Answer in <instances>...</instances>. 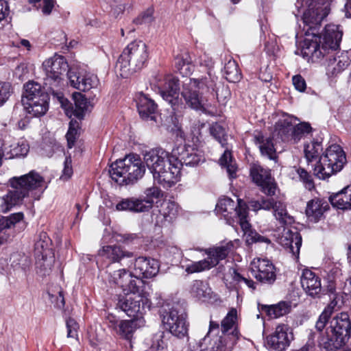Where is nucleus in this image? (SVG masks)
<instances>
[{
    "label": "nucleus",
    "mask_w": 351,
    "mask_h": 351,
    "mask_svg": "<svg viewBox=\"0 0 351 351\" xmlns=\"http://www.w3.org/2000/svg\"><path fill=\"white\" fill-rule=\"evenodd\" d=\"M237 311L232 308L221 321L222 335L215 339L217 343L223 345L224 351H231L239 339L240 333L237 329L236 322Z\"/></svg>",
    "instance_id": "15"
},
{
    "label": "nucleus",
    "mask_w": 351,
    "mask_h": 351,
    "mask_svg": "<svg viewBox=\"0 0 351 351\" xmlns=\"http://www.w3.org/2000/svg\"><path fill=\"white\" fill-rule=\"evenodd\" d=\"M143 194L144 195H142L141 197L149 210L154 206V199H158L162 197V191L156 186L145 189Z\"/></svg>",
    "instance_id": "44"
},
{
    "label": "nucleus",
    "mask_w": 351,
    "mask_h": 351,
    "mask_svg": "<svg viewBox=\"0 0 351 351\" xmlns=\"http://www.w3.org/2000/svg\"><path fill=\"white\" fill-rule=\"evenodd\" d=\"M340 308L338 305L337 295L332 298V301L325 307L322 313L319 315L316 323L315 328L317 331L322 332L328 322L330 317L332 313Z\"/></svg>",
    "instance_id": "37"
},
{
    "label": "nucleus",
    "mask_w": 351,
    "mask_h": 351,
    "mask_svg": "<svg viewBox=\"0 0 351 351\" xmlns=\"http://www.w3.org/2000/svg\"><path fill=\"white\" fill-rule=\"evenodd\" d=\"M254 142L258 145L262 155L270 160H274L277 158L276 151L271 138H265L262 134H258L254 136Z\"/></svg>",
    "instance_id": "40"
},
{
    "label": "nucleus",
    "mask_w": 351,
    "mask_h": 351,
    "mask_svg": "<svg viewBox=\"0 0 351 351\" xmlns=\"http://www.w3.org/2000/svg\"><path fill=\"white\" fill-rule=\"evenodd\" d=\"M158 90L162 99L171 105L173 111L180 107L179 80L172 75L164 78L162 84L158 85Z\"/></svg>",
    "instance_id": "19"
},
{
    "label": "nucleus",
    "mask_w": 351,
    "mask_h": 351,
    "mask_svg": "<svg viewBox=\"0 0 351 351\" xmlns=\"http://www.w3.org/2000/svg\"><path fill=\"white\" fill-rule=\"evenodd\" d=\"M143 321L138 318H134L130 320H121L119 324V328L117 332L124 339L130 341L133 337L134 332L141 326Z\"/></svg>",
    "instance_id": "38"
},
{
    "label": "nucleus",
    "mask_w": 351,
    "mask_h": 351,
    "mask_svg": "<svg viewBox=\"0 0 351 351\" xmlns=\"http://www.w3.org/2000/svg\"><path fill=\"white\" fill-rule=\"evenodd\" d=\"M147 345L149 346V351H164L167 347V341L164 332L159 331L154 334Z\"/></svg>",
    "instance_id": "46"
},
{
    "label": "nucleus",
    "mask_w": 351,
    "mask_h": 351,
    "mask_svg": "<svg viewBox=\"0 0 351 351\" xmlns=\"http://www.w3.org/2000/svg\"><path fill=\"white\" fill-rule=\"evenodd\" d=\"M151 302L145 293L140 292V287L137 291H129L125 295L119 298L117 306L124 311L129 317L134 318L141 317L149 310Z\"/></svg>",
    "instance_id": "13"
},
{
    "label": "nucleus",
    "mask_w": 351,
    "mask_h": 351,
    "mask_svg": "<svg viewBox=\"0 0 351 351\" xmlns=\"http://www.w3.org/2000/svg\"><path fill=\"white\" fill-rule=\"evenodd\" d=\"M24 215L22 212L11 214L8 217L0 218V245L6 241L10 234V229L17 224L23 223Z\"/></svg>",
    "instance_id": "33"
},
{
    "label": "nucleus",
    "mask_w": 351,
    "mask_h": 351,
    "mask_svg": "<svg viewBox=\"0 0 351 351\" xmlns=\"http://www.w3.org/2000/svg\"><path fill=\"white\" fill-rule=\"evenodd\" d=\"M68 77L71 85L76 89L86 91L97 86L99 80L95 75L86 73L84 75L76 73L68 72Z\"/></svg>",
    "instance_id": "28"
},
{
    "label": "nucleus",
    "mask_w": 351,
    "mask_h": 351,
    "mask_svg": "<svg viewBox=\"0 0 351 351\" xmlns=\"http://www.w3.org/2000/svg\"><path fill=\"white\" fill-rule=\"evenodd\" d=\"M339 46L335 49L332 52L324 56L322 58L317 60H309L312 62H317L325 59L326 64V69L328 72L332 75H337L344 71L350 64V59L348 56V51L336 52Z\"/></svg>",
    "instance_id": "20"
},
{
    "label": "nucleus",
    "mask_w": 351,
    "mask_h": 351,
    "mask_svg": "<svg viewBox=\"0 0 351 351\" xmlns=\"http://www.w3.org/2000/svg\"><path fill=\"white\" fill-rule=\"evenodd\" d=\"M249 237L252 242L254 243H270V240L268 238L261 235L256 232L251 231L250 233L249 234Z\"/></svg>",
    "instance_id": "63"
},
{
    "label": "nucleus",
    "mask_w": 351,
    "mask_h": 351,
    "mask_svg": "<svg viewBox=\"0 0 351 351\" xmlns=\"http://www.w3.org/2000/svg\"><path fill=\"white\" fill-rule=\"evenodd\" d=\"M328 209L329 205L325 199L314 198L307 202L306 215L310 221L317 222Z\"/></svg>",
    "instance_id": "30"
},
{
    "label": "nucleus",
    "mask_w": 351,
    "mask_h": 351,
    "mask_svg": "<svg viewBox=\"0 0 351 351\" xmlns=\"http://www.w3.org/2000/svg\"><path fill=\"white\" fill-rule=\"evenodd\" d=\"M232 247V242H228L225 245L209 248L206 250V254L208 255L206 258L199 261H191L190 263L183 265L182 268L188 274L209 270L216 266L220 261L226 258Z\"/></svg>",
    "instance_id": "12"
},
{
    "label": "nucleus",
    "mask_w": 351,
    "mask_h": 351,
    "mask_svg": "<svg viewBox=\"0 0 351 351\" xmlns=\"http://www.w3.org/2000/svg\"><path fill=\"white\" fill-rule=\"evenodd\" d=\"M73 175L72 160L71 156H67L64 162L62 173L60 178L63 181L68 180Z\"/></svg>",
    "instance_id": "57"
},
{
    "label": "nucleus",
    "mask_w": 351,
    "mask_h": 351,
    "mask_svg": "<svg viewBox=\"0 0 351 351\" xmlns=\"http://www.w3.org/2000/svg\"><path fill=\"white\" fill-rule=\"evenodd\" d=\"M145 171V165L141 157L138 154H130L112 163L109 173L119 184L128 185L134 184L141 180Z\"/></svg>",
    "instance_id": "7"
},
{
    "label": "nucleus",
    "mask_w": 351,
    "mask_h": 351,
    "mask_svg": "<svg viewBox=\"0 0 351 351\" xmlns=\"http://www.w3.org/2000/svg\"><path fill=\"white\" fill-rule=\"evenodd\" d=\"M132 265L134 276L138 279L153 278L157 275L160 269L157 260L145 256L136 257L134 255Z\"/></svg>",
    "instance_id": "22"
},
{
    "label": "nucleus",
    "mask_w": 351,
    "mask_h": 351,
    "mask_svg": "<svg viewBox=\"0 0 351 351\" xmlns=\"http://www.w3.org/2000/svg\"><path fill=\"white\" fill-rule=\"evenodd\" d=\"M296 172L306 189L309 191L314 189V182L312 177L304 169L299 167L297 169Z\"/></svg>",
    "instance_id": "53"
},
{
    "label": "nucleus",
    "mask_w": 351,
    "mask_h": 351,
    "mask_svg": "<svg viewBox=\"0 0 351 351\" xmlns=\"http://www.w3.org/2000/svg\"><path fill=\"white\" fill-rule=\"evenodd\" d=\"M220 165L226 168L227 172L230 178H234L237 176V167L232 160V156L230 152L226 150L219 159Z\"/></svg>",
    "instance_id": "48"
},
{
    "label": "nucleus",
    "mask_w": 351,
    "mask_h": 351,
    "mask_svg": "<svg viewBox=\"0 0 351 351\" xmlns=\"http://www.w3.org/2000/svg\"><path fill=\"white\" fill-rule=\"evenodd\" d=\"M297 120L295 117H287L276 123V128L278 135L283 141L293 143V122Z\"/></svg>",
    "instance_id": "36"
},
{
    "label": "nucleus",
    "mask_w": 351,
    "mask_h": 351,
    "mask_svg": "<svg viewBox=\"0 0 351 351\" xmlns=\"http://www.w3.org/2000/svg\"><path fill=\"white\" fill-rule=\"evenodd\" d=\"M351 335V322L347 313H337L330 321L326 337L322 342L326 349L333 350L343 347L349 340Z\"/></svg>",
    "instance_id": "9"
},
{
    "label": "nucleus",
    "mask_w": 351,
    "mask_h": 351,
    "mask_svg": "<svg viewBox=\"0 0 351 351\" xmlns=\"http://www.w3.org/2000/svg\"><path fill=\"white\" fill-rule=\"evenodd\" d=\"M118 211H128L134 213H146L149 211L141 196L123 198L116 204Z\"/></svg>",
    "instance_id": "32"
},
{
    "label": "nucleus",
    "mask_w": 351,
    "mask_h": 351,
    "mask_svg": "<svg viewBox=\"0 0 351 351\" xmlns=\"http://www.w3.org/2000/svg\"><path fill=\"white\" fill-rule=\"evenodd\" d=\"M223 73L226 79L230 82L235 83L239 81L241 77L238 64L234 60H230L225 64Z\"/></svg>",
    "instance_id": "43"
},
{
    "label": "nucleus",
    "mask_w": 351,
    "mask_h": 351,
    "mask_svg": "<svg viewBox=\"0 0 351 351\" xmlns=\"http://www.w3.org/2000/svg\"><path fill=\"white\" fill-rule=\"evenodd\" d=\"M77 123L75 121V123L71 121L69 123V128L66 134V138L67 140V144L69 148H72L74 145L75 141L77 137Z\"/></svg>",
    "instance_id": "54"
},
{
    "label": "nucleus",
    "mask_w": 351,
    "mask_h": 351,
    "mask_svg": "<svg viewBox=\"0 0 351 351\" xmlns=\"http://www.w3.org/2000/svg\"><path fill=\"white\" fill-rule=\"evenodd\" d=\"M210 134L221 145L225 147L227 145V135L224 128L215 123L210 127Z\"/></svg>",
    "instance_id": "50"
},
{
    "label": "nucleus",
    "mask_w": 351,
    "mask_h": 351,
    "mask_svg": "<svg viewBox=\"0 0 351 351\" xmlns=\"http://www.w3.org/2000/svg\"><path fill=\"white\" fill-rule=\"evenodd\" d=\"M43 66L46 74L45 84L49 86V88L51 90L53 97L58 99L68 115L69 109L71 104L67 99L64 98L62 93L55 92L53 90V87H58L60 85L62 80V76L67 72L69 66L66 59L62 56H54L46 60L43 63Z\"/></svg>",
    "instance_id": "8"
},
{
    "label": "nucleus",
    "mask_w": 351,
    "mask_h": 351,
    "mask_svg": "<svg viewBox=\"0 0 351 351\" xmlns=\"http://www.w3.org/2000/svg\"><path fill=\"white\" fill-rule=\"evenodd\" d=\"M295 6V16L302 12L306 37L300 51L304 58L317 60L339 47L343 36L339 25L328 24L322 34H317L322 22L330 11L328 0H297Z\"/></svg>",
    "instance_id": "1"
},
{
    "label": "nucleus",
    "mask_w": 351,
    "mask_h": 351,
    "mask_svg": "<svg viewBox=\"0 0 351 351\" xmlns=\"http://www.w3.org/2000/svg\"><path fill=\"white\" fill-rule=\"evenodd\" d=\"M217 80V77L210 72L208 77L186 79L183 82L181 92L186 105L193 110L204 112L206 105L201 95L215 92L216 97L218 98L216 90Z\"/></svg>",
    "instance_id": "5"
},
{
    "label": "nucleus",
    "mask_w": 351,
    "mask_h": 351,
    "mask_svg": "<svg viewBox=\"0 0 351 351\" xmlns=\"http://www.w3.org/2000/svg\"><path fill=\"white\" fill-rule=\"evenodd\" d=\"M154 10L148 8L145 12L142 13L140 16L134 20L136 24L149 23L153 21Z\"/></svg>",
    "instance_id": "60"
},
{
    "label": "nucleus",
    "mask_w": 351,
    "mask_h": 351,
    "mask_svg": "<svg viewBox=\"0 0 351 351\" xmlns=\"http://www.w3.org/2000/svg\"><path fill=\"white\" fill-rule=\"evenodd\" d=\"M29 152L28 145L24 142H14L3 149V156L5 159L25 156Z\"/></svg>",
    "instance_id": "41"
},
{
    "label": "nucleus",
    "mask_w": 351,
    "mask_h": 351,
    "mask_svg": "<svg viewBox=\"0 0 351 351\" xmlns=\"http://www.w3.org/2000/svg\"><path fill=\"white\" fill-rule=\"evenodd\" d=\"M274 215L276 219L282 223H287V213L285 207L280 203H276V208H274Z\"/></svg>",
    "instance_id": "59"
},
{
    "label": "nucleus",
    "mask_w": 351,
    "mask_h": 351,
    "mask_svg": "<svg viewBox=\"0 0 351 351\" xmlns=\"http://www.w3.org/2000/svg\"><path fill=\"white\" fill-rule=\"evenodd\" d=\"M66 326L67 328V337L77 339L79 325L77 322L71 317L66 319Z\"/></svg>",
    "instance_id": "55"
},
{
    "label": "nucleus",
    "mask_w": 351,
    "mask_h": 351,
    "mask_svg": "<svg viewBox=\"0 0 351 351\" xmlns=\"http://www.w3.org/2000/svg\"><path fill=\"white\" fill-rule=\"evenodd\" d=\"M157 104L147 95L141 93L138 99L137 108L143 119L156 121Z\"/></svg>",
    "instance_id": "29"
},
{
    "label": "nucleus",
    "mask_w": 351,
    "mask_h": 351,
    "mask_svg": "<svg viewBox=\"0 0 351 351\" xmlns=\"http://www.w3.org/2000/svg\"><path fill=\"white\" fill-rule=\"evenodd\" d=\"M198 62L200 66L206 67V69L208 70L207 74L204 77H208L209 72L213 75H215L214 74L212 73V69L213 68L214 66V62L211 57L208 56L206 53H204L203 55L199 57Z\"/></svg>",
    "instance_id": "58"
},
{
    "label": "nucleus",
    "mask_w": 351,
    "mask_h": 351,
    "mask_svg": "<svg viewBox=\"0 0 351 351\" xmlns=\"http://www.w3.org/2000/svg\"><path fill=\"white\" fill-rule=\"evenodd\" d=\"M187 351H224L223 345L205 336L198 343L189 347Z\"/></svg>",
    "instance_id": "42"
},
{
    "label": "nucleus",
    "mask_w": 351,
    "mask_h": 351,
    "mask_svg": "<svg viewBox=\"0 0 351 351\" xmlns=\"http://www.w3.org/2000/svg\"><path fill=\"white\" fill-rule=\"evenodd\" d=\"M313 130L312 127L308 122H302L293 125V143H297L306 135L310 134Z\"/></svg>",
    "instance_id": "49"
},
{
    "label": "nucleus",
    "mask_w": 351,
    "mask_h": 351,
    "mask_svg": "<svg viewBox=\"0 0 351 351\" xmlns=\"http://www.w3.org/2000/svg\"><path fill=\"white\" fill-rule=\"evenodd\" d=\"M277 202L274 198H265L261 199V209L265 210H270L276 208Z\"/></svg>",
    "instance_id": "62"
},
{
    "label": "nucleus",
    "mask_w": 351,
    "mask_h": 351,
    "mask_svg": "<svg viewBox=\"0 0 351 351\" xmlns=\"http://www.w3.org/2000/svg\"><path fill=\"white\" fill-rule=\"evenodd\" d=\"M329 202L337 209L351 210V184L346 186L337 193L331 194Z\"/></svg>",
    "instance_id": "34"
},
{
    "label": "nucleus",
    "mask_w": 351,
    "mask_h": 351,
    "mask_svg": "<svg viewBox=\"0 0 351 351\" xmlns=\"http://www.w3.org/2000/svg\"><path fill=\"white\" fill-rule=\"evenodd\" d=\"M301 285L306 293L311 297H319L322 287L321 279L313 271L305 269L301 276Z\"/></svg>",
    "instance_id": "26"
},
{
    "label": "nucleus",
    "mask_w": 351,
    "mask_h": 351,
    "mask_svg": "<svg viewBox=\"0 0 351 351\" xmlns=\"http://www.w3.org/2000/svg\"><path fill=\"white\" fill-rule=\"evenodd\" d=\"M292 82L295 88L297 90L300 92H304L306 90V81L302 75H296L293 76Z\"/></svg>",
    "instance_id": "61"
},
{
    "label": "nucleus",
    "mask_w": 351,
    "mask_h": 351,
    "mask_svg": "<svg viewBox=\"0 0 351 351\" xmlns=\"http://www.w3.org/2000/svg\"><path fill=\"white\" fill-rule=\"evenodd\" d=\"M231 278L232 279L233 285H231V289L239 291L241 288V284L245 280V277L241 276L235 269L232 268L229 271Z\"/></svg>",
    "instance_id": "56"
},
{
    "label": "nucleus",
    "mask_w": 351,
    "mask_h": 351,
    "mask_svg": "<svg viewBox=\"0 0 351 351\" xmlns=\"http://www.w3.org/2000/svg\"><path fill=\"white\" fill-rule=\"evenodd\" d=\"M29 2L37 8H40L45 15L49 14L54 6L53 0H29Z\"/></svg>",
    "instance_id": "51"
},
{
    "label": "nucleus",
    "mask_w": 351,
    "mask_h": 351,
    "mask_svg": "<svg viewBox=\"0 0 351 351\" xmlns=\"http://www.w3.org/2000/svg\"><path fill=\"white\" fill-rule=\"evenodd\" d=\"M144 162L152 173L154 180L164 186H171L180 176V162L176 159V152L161 148L153 149L144 154Z\"/></svg>",
    "instance_id": "4"
},
{
    "label": "nucleus",
    "mask_w": 351,
    "mask_h": 351,
    "mask_svg": "<svg viewBox=\"0 0 351 351\" xmlns=\"http://www.w3.org/2000/svg\"><path fill=\"white\" fill-rule=\"evenodd\" d=\"M293 336L286 324L278 325L274 333L267 338L268 345L277 351H284L290 344Z\"/></svg>",
    "instance_id": "23"
},
{
    "label": "nucleus",
    "mask_w": 351,
    "mask_h": 351,
    "mask_svg": "<svg viewBox=\"0 0 351 351\" xmlns=\"http://www.w3.org/2000/svg\"><path fill=\"white\" fill-rule=\"evenodd\" d=\"M267 315L270 318L276 319L289 313L291 311V302L281 301L273 305H265L263 306Z\"/></svg>",
    "instance_id": "39"
},
{
    "label": "nucleus",
    "mask_w": 351,
    "mask_h": 351,
    "mask_svg": "<svg viewBox=\"0 0 351 351\" xmlns=\"http://www.w3.org/2000/svg\"><path fill=\"white\" fill-rule=\"evenodd\" d=\"M252 276L263 284L271 285L276 279V268L274 264L267 258H254L250 264Z\"/></svg>",
    "instance_id": "17"
},
{
    "label": "nucleus",
    "mask_w": 351,
    "mask_h": 351,
    "mask_svg": "<svg viewBox=\"0 0 351 351\" xmlns=\"http://www.w3.org/2000/svg\"><path fill=\"white\" fill-rule=\"evenodd\" d=\"M49 95L43 94L40 97L31 100H22L26 112L32 117H41L46 114L49 109Z\"/></svg>",
    "instance_id": "27"
},
{
    "label": "nucleus",
    "mask_w": 351,
    "mask_h": 351,
    "mask_svg": "<svg viewBox=\"0 0 351 351\" xmlns=\"http://www.w3.org/2000/svg\"><path fill=\"white\" fill-rule=\"evenodd\" d=\"M99 255L103 256L112 263H119L121 265L131 267L133 264L134 253L127 250L120 245L104 246L99 251Z\"/></svg>",
    "instance_id": "18"
},
{
    "label": "nucleus",
    "mask_w": 351,
    "mask_h": 351,
    "mask_svg": "<svg viewBox=\"0 0 351 351\" xmlns=\"http://www.w3.org/2000/svg\"><path fill=\"white\" fill-rule=\"evenodd\" d=\"M172 152H176V159L180 162V167L183 165L194 167L204 160L201 153L191 146H178Z\"/></svg>",
    "instance_id": "24"
},
{
    "label": "nucleus",
    "mask_w": 351,
    "mask_h": 351,
    "mask_svg": "<svg viewBox=\"0 0 351 351\" xmlns=\"http://www.w3.org/2000/svg\"><path fill=\"white\" fill-rule=\"evenodd\" d=\"M189 293L197 300L206 301L211 298L212 291L206 282L195 280L190 285Z\"/></svg>",
    "instance_id": "35"
},
{
    "label": "nucleus",
    "mask_w": 351,
    "mask_h": 351,
    "mask_svg": "<svg viewBox=\"0 0 351 351\" xmlns=\"http://www.w3.org/2000/svg\"><path fill=\"white\" fill-rule=\"evenodd\" d=\"M109 282L121 288L123 292L128 293L138 290L137 282H140V280L128 270L123 268L110 273Z\"/></svg>",
    "instance_id": "21"
},
{
    "label": "nucleus",
    "mask_w": 351,
    "mask_h": 351,
    "mask_svg": "<svg viewBox=\"0 0 351 351\" xmlns=\"http://www.w3.org/2000/svg\"><path fill=\"white\" fill-rule=\"evenodd\" d=\"M178 206L175 202L170 200L164 201L161 204L160 210H158V213L156 214V225L162 227L171 223L178 216Z\"/></svg>",
    "instance_id": "25"
},
{
    "label": "nucleus",
    "mask_w": 351,
    "mask_h": 351,
    "mask_svg": "<svg viewBox=\"0 0 351 351\" xmlns=\"http://www.w3.org/2000/svg\"><path fill=\"white\" fill-rule=\"evenodd\" d=\"M52 242L45 232H40L36 237L34 255L36 272L41 276L49 275L54 263Z\"/></svg>",
    "instance_id": "11"
},
{
    "label": "nucleus",
    "mask_w": 351,
    "mask_h": 351,
    "mask_svg": "<svg viewBox=\"0 0 351 351\" xmlns=\"http://www.w3.org/2000/svg\"><path fill=\"white\" fill-rule=\"evenodd\" d=\"M280 243L298 259L302 245V237L297 231L285 230L280 239Z\"/></svg>",
    "instance_id": "31"
},
{
    "label": "nucleus",
    "mask_w": 351,
    "mask_h": 351,
    "mask_svg": "<svg viewBox=\"0 0 351 351\" xmlns=\"http://www.w3.org/2000/svg\"><path fill=\"white\" fill-rule=\"evenodd\" d=\"M216 211L223 216L230 226L234 222L239 223L242 230L247 232L250 229V223L247 221L248 210L247 204L241 199H237V204L228 197L220 199L217 204Z\"/></svg>",
    "instance_id": "10"
},
{
    "label": "nucleus",
    "mask_w": 351,
    "mask_h": 351,
    "mask_svg": "<svg viewBox=\"0 0 351 351\" xmlns=\"http://www.w3.org/2000/svg\"><path fill=\"white\" fill-rule=\"evenodd\" d=\"M106 321L109 328L116 331L117 330L120 322L117 319L115 316L112 315H108L106 317Z\"/></svg>",
    "instance_id": "64"
},
{
    "label": "nucleus",
    "mask_w": 351,
    "mask_h": 351,
    "mask_svg": "<svg viewBox=\"0 0 351 351\" xmlns=\"http://www.w3.org/2000/svg\"><path fill=\"white\" fill-rule=\"evenodd\" d=\"M10 184L12 189L1 198L0 207L3 213L21 204L26 197L39 199L48 186L44 178L35 171L10 178Z\"/></svg>",
    "instance_id": "3"
},
{
    "label": "nucleus",
    "mask_w": 351,
    "mask_h": 351,
    "mask_svg": "<svg viewBox=\"0 0 351 351\" xmlns=\"http://www.w3.org/2000/svg\"><path fill=\"white\" fill-rule=\"evenodd\" d=\"M25 95L22 100H31L34 97H40L43 94H48L40 84L35 82H28L24 85Z\"/></svg>",
    "instance_id": "45"
},
{
    "label": "nucleus",
    "mask_w": 351,
    "mask_h": 351,
    "mask_svg": "<svg viewBox=\"0 0 351 351\" xmlns=\"http://www.w3.org/2000/svg\"><path fill=\"white\" fill-rule=\"evenodd\" d=\"M304 156L308 163L316 162L313 168L314 175L325 180L340 171L346 162L344 151L341 146L332 144L323 152L322 140L313 139L304 145Z\"/></svg>",
    "instance_id": "2"
},
{
    "label": "nucleus",
    "mask_w": 351,
    "mask_h": 351,
    "mask_svg": "<svg viewBox=\"0 0 351 351\" xmlns=\"http://www.w3.org/2000/svg\"><path fill=\"white\" fill-rule=\"evenodd\" d=\"M13 93V88L9 82H0V106L3 105Z\"/></svg>",
    "instance_id": "52"
},
{
    "label": "nucleus",
    "mask_w": 351,
    "mask_h": 351,
    "mask_svg": "<svg viewBox=\"0 0 351 351\" xmlns=\"http://www.w3.org/2000/svg\"><path fill=\"white\" fill-rule=\"evenodd\" d=\"M162 322L166 330L171 334L182 338L188 332L187 315L185 310L180 306H173L161 313Z\"/></svg>",
    "instance_id": "14"
},
{
    "label": "nucleus",
    "mask_w": 351,
    "mask_h": 351,
    "mask_svg": "<svg viewBox=\"0 0 351 351\" xmlns=\"http://www.w3.org/2000/svg\"><path fill=\"white\" fill-rule=\"evenodd\" d=\"M148 59L146 44L142 40L129 43L119 56L115 66L116 72L123 78H128L141 70Z\"/></svg>",
    "instance_id": "6"
},
{
    "label": "nucleus",
    "mask_w": 351,
    "mask_h": 351,
    "mask_svg": "<svg viewBox=\"0 0 351 351\" xmlns=\"http://www.w3.org/2000/svg\"><path fill=\"white\" fill-rule=\"evenodd\" d=\"M75 102L73 114L78 119H83L85 112L88 109V101L86 98L80 93H75L73 95Z\"/></svg>",
    "instance_id": "47"
},
{
    "label": "nucleus",
    "mask_w": 351,
    "mask_h": 351,
    "mask_svg": "<svg viewBox=\"0 0 351 351\" xmlns=\"http://www.w3.org/2000/svg\"><path fill=\"white\" fill-rule=\"evenodd\" d=\"M250 175L253 182L261 187L262 192L268 196L275 195L277 185L269 169L258 163H253L250 165Z\"/></svg>",
    "instance_id": "16"
}]
</instances>
